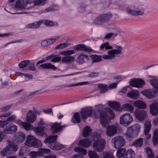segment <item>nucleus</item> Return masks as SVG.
<instances>
[{
	"label": "nucleus",
	"mask_w": 158,
	"mask_h": 158,
	"mask_svg": "<svg viewBox=\"0 0 158 158\" xmlns=\"http://www.w3.org/2000/svg\"><path fill=\"white\" fill-rule=\"evenodd\" d=\"M135 156L134 152L131 149H128L126 153L124 158H134Z\"/></svg>",
	"instance_id": "4c0bfd02"
},
{
	"label": "nucleus",
	"mask_w": 158,
	"mask_h": 158,
	"mask_svg": "<svg viewBox=\"0 0 158 158\" xmlns=\"http://www.w3.org/2000/svg\"><path fill=\"white\" fill-rule=\"evenodd\" d=\"M91 143V140L89 139H83L79 141L78 145L87 148L90 146Z\"/></svg>",
	"instance_id": "4be33fe9"
},
{
	"label": "nucleus",
	"mask_w": 158,
	"mask_h": 158,
	"mask_svg": "<svg viewBox=\"0 0 158 158\" xmlns=\"http://www.w3.org/2000/svg\"><path fill=\"white\" fill-rule=\"evenodd\" d=\"M109 103L110 106L112 107L113 109L116 110H118L120 108L121 106L119 102H109Z\"/></svg>",
	"instance_id": "79ce46f5"
},
{
	"label": "nucleus",
	"mask_w": 158,
	"mask_h": 158,
	"mask_svg": "<svg viewBox=\"0 0 158 158\" xmlns=\"http://www.w3.org/2000/svg\"><path fill=\"white\" fill-rule=\"evenodd\" d=\"M89 82L88 81L83 82H79L75 84H71L70 85V87H73L74 86H77L78 85H86L89 84Z\"/></svg>",
	"instance_id": "052dcab7"
},
{
	"label": "nucleus",
	"mask_w": 158,
	"mask_h": 158,
	"mask_svg": "<svg viewBox=\"0 0 158 158\" xmlns=\"http://www.w3.org/2000/svg\"><path fill=\"white\" fill-rule=\"evenodd\" d=\"M130 84L133 87L140 88L143 86L145 84V82L143 80L140 78L134 79L131 80Z\"/></svg>",
	"instance_id": "9b49d317"
},
{
	"label": "nucleus",
	"mask_w": 158,
	"mask_h": 158,
	"mask_svg": "<svg viewBox=\"0 0 158 158\" xmlns=\"http://www.w3.org/2000/svg\"><path fill=\"white\" fill-rule=\"evenodd\" d=\"M16 118V117L15 115H12L9 117L7 119L6 121L9 122L13 121Z\"/></svg>",
	"instance_id": "0e129e2a"
},
{
	"label": "nucleus",
	"mask_w": 158,
	"mask_h": 158,
	"mask_svg": "<svg viewBox=\"0 0 158 158\" xmlns=\"http://www.w3.org/2000/svg\"><path fill=\"white\" fill-rule=\"evenodd\" d=\"M143 138H140L133 142L131 145L136 148H140L143 145Z\"/></svg>",
	"instance_id": "473e14b6"
},
{
	"label": "nucleus",
	"mask_w": 158,
	"mask_h": 158,
	"mask_svg": "<svg viewBox=\"0 0 158 158\" xmlns=\"http://www.w3.org/2000/svg\"><path fill=\"white\" fill-rule=\"evenodd\" d=\"M61 56H57L56 55H52L48 56L47 57V60H51V61L52 62H57L61 60Z\"/></svg>",
	"instance_id": "e433bc0d"
},
{
	"label": "nucleus",
	"mask_w": 158,
	"mask_h": 158,
	"mask_svg": "<svg viewBox=\"0 0 158 158\" xmlns=\"http://www.w3.org/2000/svg\"><path fill=\"white\" fill-rule=\"evenodd\" d=\"M117 127L114 125H110L107 126L106 134L109 137L114 136L117 133Z\"/></svg>",
	"instance_id": "4468645a"
},
{
	"label": "nucleus",
	"mask_w": 158,
	"mask_h": 158,
	"mask_svg": "<svg viewBox=\"0 0 158 158\" xmlns=\"http://www.w3.org/2000/svg\"><path fill=\"white\" fill-rule=\"evenodd\" d=\"M152 142L154 146H156L158 144V130L155 129L154 131L153 137Z\"/></svg>",
	"instance_id": "72a5a7b5"
},
{
	"label": "nucleus",
	"mask_w": 158,
	"mask_h": 158,
	"mask_svg": "<svg viewBox=\"0 0 158 158\" xmlns=\"http://www.w3.org/2000/svg\"><path fill=\"white\" fill-rule=\"evenodd\" d=\"M104 48L106 50L111 49L113 48L112 46L109 45L108 42H106L101 45L100 47V49L101 50H103Z\"/></svg>",
	"instance_id": "09e8293b"
},
{
	"label": "nucleus",
	"mask_w": 158,
	"mask_h": 158,
	"mask_svg": "<svg viewBox=\"0 0 158 158\" xmlns=\"http://www.w3.org/2000/svg\"><path fill=\"white\" fill-rule=\"evenodd\" d=\"M122 107L125 110L128 111L131 113L133 112L134 109L133 106L129 103L123 104L122 106Z\"/></svg>",
	"instance_id": "37998d69"
},
{
	"label": "nucleus",
	"mask_w": 158,
	"mask_h": 158,
	"mask_svg": "<svg viewBox=\"0 0 158 158\" xmlns=\"http://www.w3.org/2000/svg\"><path fill=\"white\" fill-rule=\"evenodd\" d=\"M60 54L64 56H69V50L61 52H60Z\"/></svg>",
	"instance_id": "774afa93"
},
{
	"label": "nucleus",
	"mask_w": 158,
	"mask_h": 158,
	"mask_svg": "<svg viewBox=\"0 0 158 158\" xmlns=\"http://www.w3.org/2000/svg\"><path fill=\"white\" fill-rule=\"evenodd\" d=\"M69 45V44L68 43L61 44L56 46L55 49H59L64 48L68 47Z\"/></svg>",
	"instance_id": "4d7b16f0"
},
{
	"label": "nucleus",
	"mask_w": 158,
	"mask_h": 158,
	"mask_svg": "<svg viewBox=\"0 0 158 158\" xmlns=\"http://www.w3.org/2000/svg\"><path fill=\"white\" fill-rule=\"evenodd\" d=\"M45 129L44 126H38L33 128V130L37 135L44 136L46 135V133L44 132Z\"/></svg>",
	"instance_id": "a211bd4d"
},
{
	"label": "nucleus",
	"mask_w": 158,
	"mask_h": 158,
	"mask_svg": "<svg viewBox=\"0 0 158 158\" xmlns=\"http://www.w3.org/2000/svg\"><path fill=\"white\" fill-rule=\"evenodd\" d=\"M135 106L139 109H144L147 107L146 105L144 102L140 100H137L134 102Z\"/></svg>",
	"instance_id": "cd10ccee"
},
{
	"label": "nucleus",
	"mask_w": 158,
	"mask_h": 158,
	"mask_svg": "<svg viewBox=\"0 0 158 158\" xmlns=\"http://www.w3.org/2000/svg\"><path fill=\"white\" fill-rule=\"evenodd\" d=\"M144 132L145 135H147L150 131L152 125L151 122L150 120L146 121L144 124Z\"/></svg>",
	"instance_id": "c85d7f7f"
},
{
	"label": "nucleus",
	"mask_w": 158,
	"mask_h": 158,
	"mask_svg": "<svg viewBox=\"0 0 158 158\" xmlns=\"http://www.w3.org/2000/svg\"><path fill=\"white\" fill-rule=\"evenodd\" d=\"M49 147L52 149L54 150H60L64 148L63 145L60 144L58 143H54L51 144L49 146Z\"/></svg>",
	"instance_id": "c9c22d12"
},
{
	"label": "nucleus",
	"mask_w": 158,
	"mask_h": 158,
	"mask_svg": "<svg viewBox=\"0 0 158 158\" xmlns=\"http://www.w3.org/2000/svg\"><path fill=\"white\" fill-rule=\"evenodd\" d=\"M31 2V0H16L13 8L15 10L21 11L18 13H26L25 10L28 9L27 5Z\"/></svg>",
	"instance_id": "20e7f679"
},
{
	"label": "nucleus",
	"mask_w": 158,
	"mask_h": 158,
	"mask_svg": "<svg viewBox=\"0 0 158 158\" xmlns=\"http://www.w3.org/2000/svg\"><path fill=\"white\" fill-rule=\"evenodd\" d=\"M7 147L10 149V152H12V151H16L18 149V146L15 145L14 143L10 140L7 141Z\"/></svg>",
	"instance_id": "2f4dec72"
},
{
	"label": "nucleus",
	"mask_w": 158,
	"mask_h": 158,
	"mask_svg": "<svg viewBox=\"0 0 158 158\" xmlns=\"http://www.w3.org/2000/svg\"><path fill=\"white\" fill-rule=\"evenodd\" d=\"M94 141L93 144L94 149L98 152H102L105 147L106 142L104 139L101 138L99 135H96L93 137Z\"/></svg>",
	"instance_id": "39448f33"
},
{
	"label": "nucleus",
	"mask_w": 158,
	"mask_h": 158,
	"mask_svg": "<svg viewBox=\"0 0 158 158\" xmlns=\"http://www.w3.org/2000/svg\"><path fill=\"white\" fill-rule=\"evenodd\" d=\"M93 113V110L91 107H86L82 109L81 112L82 117L84 119L88 117H91Z\"/></svg>",
	"instance_id": "dca6fc26"
},
{
	"label": "nucleus",
	"mask_w": 158,
	"mask_h": 158,
	"mask_svg": "<svg viewBox=\"0 0 158 158\" xmlns=\"http://www.w3.org/2000/svg\"><path fill=\"white\" fill-rule=\"evenodd\" d=\"M11 108V106H6L3 107L1 109V111L3 112L7 111L9 110Z\"/></svg>",
	"instance_id": "69168bd1"
},
{
	"label": "nucleus",
	"mask_w": 158,
	"mask_h": 158,
	"mask_svg": "<svg viewBox=\"0 0 158 158\" xmlns=\"http://www.w3.org/2000/svg\"><path fill=\"white\" fill-rule=\"evenodd\" d=\"M150 110L152 114L154 116L158 114V104L156 103H152L150 106Z\"/></svg>",
	"instance_id": "393cba45"
},
{
	"label": "nucleus",
	"mask_w": 158,
	"mask_h": 158,
	"mask_svg": "<svg viewBox=\"0 0 158 158\" xmlns=\"http://www.w3.org/2000/svg\"><path fill=\"white\" fill-rule=\"evenodd\" d=\"M98 88L100 89L101 93H104L108 90V87L107 85L99 84L98 85Z\"/></svg>",
	"instance_id": "8fccbe9b"
},
{
	"label": "nucleus",
	"mask_w": 158,
	"mask_h": 158,
	"mask_svg": "<svg viewBox=\"0 0 158 158\" xmlns=\"http://www.w3.org/2000/svg\"><path fill=\"white\" fill-rule=\"evenodd\" d=\"M92 130L90 128V127L88 126H86L84 128L82 132L83 136L84 137H86L91 132Z\"/></svg>",
	"instance_id": "ea45409f"
},
{
	"label": "nucleus",
	"mask_w": 158,
	"mask_h": 158,
	"mask_svg": "<svg viewBox=\"0 0 158 158\" xmlns=\"http://www.w3.org/2000/svg\"><path fill=\"white\" fill-rule=\"evenodd\" d=\"M25 144L28 147H34L35 148L41 146L42 145L40 140H37L35 137L30 135L27 136Z\"/></svg>",
	"instance_id": "0eeeda50"
},
{
	"label": "nucleus",
	"mask_w": 158,
	"mask_h": 158,
	"mask_svg": "<svg viewBox=\"0 0 158 158\" xmlns=\"http://www.w3.org/2000/svg\"><path fill=\"white\" fill-rule=\"evenodd\" d=\"M29 69L31 71H35V70L34 63H31L29 64Z\"/></svg>",
	"instance_id": "338daca9"
},
{
	"label": "nucleus",
	"mask_w": 158,
	"mask_h": 158,
	"mask_svg": "<svg viewBox=\"0 0 158 158\" xmlns=\"http://www.w3.org/2000/svg\"><path fill=\"white\" fill-rule=\"evenodd\" d=\"M73 49L77 51L81 50L88 52H93V51L90 47H87L83 44L75 46L73 47Z\"/></svg>",
	"instance_id": "f3484780"
},
{
	"label": "nucleus",
	"mask_w": 158,
	"mask_h": 158,
	"mask_svg": "<svg viewBox=\"0 0 158 158\" xmlns=\"http://www.w3.org/2000/svg\"><path fill=\"white\" fill-rule=\"evenodd\" d=\"M26 120L29 123H32L36 119L37 116L36 114L31 110H29L27 114Z\"/></svg>",
	"instance_id": "6ab92c4d"
},
{
	"label": "nucleus",
	"mask_w": 158,
	"mask_h": 158,
	"mask_svg": "<svg viewBox=\"0 0 158 158\" xmlns=\"http://www.w3.org/2000/svg\"><path fill=\"white\" fill-rule=\"evenodd\" d=\"M151 85L154 88L153 92L154 93L158 92V78H155L149 80Z\"/></svg>",
	"instance_id": "a878e982"
},
{
	"label": "nucleus",
	"mask_w": 158,
	"mask_h": 158,
	"mask_svg": "<svg viewBox=\"0 0 158 158\" xmlns=\"http://www.w3.org/2000/svg\"><path fill=\"white\" fill-rule=\"evenodd\" d=\"M32 23L34 29L38 28L40 27V25L42 24L41 20L34 22Z\"/></svg>",
	"instance_id": "680f3d73"
},
{
	"label": "nucleus",
	"mask_w": 158,
	"mask_h": 158,
	"mask_svg": "<svg viewBox=\"0 0 158 158\" xmlns=\"http://www.w3.org/2000/svg\"><path fill=\"white\" fill-rule=\"evenodd\" d=\"M146 152L148 158H155V156L153 153V151L149 148H146Z\"/></svg>",
	"instance_id": "3c124183"
},
{
	"label": "nucleus",
	"mask_w": 158,
	"mask_h": 158,
	"mask_svg": "<svg viewBox=\"0 0 158 158\" xmlns=\"http://www.w3.org/2000/svg\"><path fill=\"white\" fill-rule=\"evenodd\" d=\"M23 41V40L22 39H20L19 40H15V41H11L10 42L7 43L6 44L4 45L3 46L2 48H5L6 47L7 45L9 44H11L15 43H20Z\"/></svg>",
	"instance_id": "bf43d9fd"
},
{
	"label": "nucleus",
	"mask_w": 158,
	"mask_h": 158,
	"mask_svg": "<svg viewBox=\"0 0 158 158\" xmlns=\"http://www.w3.org/2000/svg\"><path fill=\"white\" fill-rule=\"evenodd\" d=\"M133 121V119L130 114L126 113L120 117V123L124 126H127Z\"/></svg>",
	"instance_id": "1a4fd4ad"
},
{
	"label": "nucleus",
	"mask_w": 158,
	"mask_h": 158,
	"mask_svg": "<svg viewBox=\"0 0 158 158\" xmlns=\"http://www.w3.org/2000/svg\"><path fill=\"white\" fill-rule=\"evenodd\" d=\"M102 156L103 158H114L113 154L108 152H104Z\"/></svg>",
	"instance_id": "864d4df0"
},
{
	"label": "nucleus",
	"mask_w": 158,
	"mask_h": 158,
	"mask_svg": "<svg viewBox=\"0 0 158 158\" xmlns=\"http://www.w3.org/2000/svg\"><path fill=\"white\" fill-rule=\"evenodd\" d=\"M112 142L114 145V148L118 149L124 146L125 141L123 137L118 136L112 139Z\"/></svg>",
	"instance_id": "9d476101"
},
{
	"label": "nucleus",
	"mask_w": 158,
	"mask_h": 158,
	"mask_svg": "<svg viewBox=\"0 0 158 158\" xmlns=\"http://www.w3.org/2000/svg\"><path fill=\"white\" fill-rule=\"evenodd\" d=\"M88 56L84 54H80L77 59V62L80 64H82L85 63V60H88Z\"/></svg>",
	"instance_id": "c756f323"
},
{
	"label": "nucleus",
	"mask_w": 158,
	"mask_h": 158,
	"mask_svg": "<svg viewBox=\"0 0 158 158\" xmlns=\"http://www.w3.org/2000/svg\"><path fill=\"white\" fill-rule=\"evenodd\" d=\"M50 152V150L47 148H40L38 151H32L30 153V156L31 158L37 157L42 155L43 153H48Z\"/></svg>",
	"instance_id": "f8f14e48"
},
{
	"label": "nucleus",
	"mask_w": 158,
	"mask_h": 158,
	"mask_svg": "<svg viewBox=\"0 0 158 158\" xmlns=\"http://www.w3.org/2000/svg\"><path fill=\"white\" fill-rule=\"evenodd\" d=\"M135 116L136 118L140 121L144 120L147 115L146 112L144 110H138L135 112Z\"/></svg>",
	"instance_id": "2eb2a0df"
},
{
	"label": "nucleus",
	"mask_w": 158,
	"mask_h": 158,
	"mask_svg": "<svg viewBox=\"0 0 158 158\" xmlns=\"http://www.w3.org/2000/svg\"><path fill=\"white\" fill-rule=\"evenodd\" d=\"M99 75V73L98 72H92L88 75V77H89L94 78L97 77Z\"/></svg>",
	"instance_id": "13d9d810"
},
{
	"label": "nucleus",
	"mask_w": 158,
	"mask_h": 158,
	"mask_svg": "<svg viewBox=\"0 0 158 158\" xmlns=\"http://www.w3.org/2000/svg\"><path fill=\"white\" fill-rule=\"evenodd\" d=\"M115 49H112L108 51V55H106L102 56L97 55H92L91 58L92 63L100 62L102 60V58L105 59L111 60L114 59L118 55L121 54L123 48L120 46H117Z\"/></svg>",
	"instance_id": "f03ea898"
},
{
	"label": "nucleus",
	"mask_w": 158,
	"mask_h": 158,
	"mask_svg": "<svg viewBox=\"0 0 158 158\" xmlns=\"http://www.w3.org/2000/svg\"><path fill=\"white\" fill-rule=\"evenodd\" d=\"M60 123H55L51 126L52 130V133L56 134L61 129L66 127L65 125L60 126Z\"/></svg>",
	"instance_id": "5701e85b"
},
{
	"label": "nucleus",
	"mask_w": 158,
	"mask_h": 158,
	"mask_svg": "<svg viewBox=\"0 0 158 158\" xmlns=\"http://www.w3.org/2000/svg\"><path fill=\"white\" fill-rule=\"evenodd\" d=\"M144 10V8H140L139 6L136 8L132 6H127L126 8V10L128 14L135 16L143 15Z\"/></svg>",
	"instance_id": "423d86ee"
},
{
	"label": "nucleus",
	"mask_w": 158,
	"mask_h": 158,
	"mask_svg": "<svg viewBox=\"0 0 158 158\" xmlns=\"http://www.w3.org/2000/svg\"><path fill=\"white\" fill-rule=\"evenodd\" d=\"M11 153L10 149H9V148L7 147V146L1 151V154L3 156H7Z\"/></svg>",
	"instance_id": "de8ad7c7"
},
{
	"label": "nucleus",
	"mask_w": 158,
	"mask_h": 158,
	"mask_svg": "<svg viewBox=\"0 0 158 158\" xmlns=\"http://www.w3.org/2000/svg\"><path fill=\"white\" fill-rule=\"evenodd\" d=\"M102 106L98 105L96 108V110L93 111L92 115L95 118H98L99 117L101 124L103 127H106L108 124V120H113L115 117V114L111 108H108L106 109L107 112L109 114L110 117L108 115L107 113L103 111L99 113V112L102 110Z\"/></svg>",
	"instance_id": "f257e3e1"
},
{
	"label": "nucleus",
	"mask_w": 158,
	"mask_h": 158,
	"mask_svg": "<svg viewBox=\"0 0 158 158\" xmlns=\"http://www.w3.org/2000/svg\"><path fill=\"white\" fill-rule=\"evenodd\" d=\"M75 152H78L80 154L85 155L87 154V151L85 148L80 147H77L74 148Z\"/></svg>",
	"instance_id": "a18cd8bd"
},
{
	"label": "nucleus",
	"mask_w": 158,
	"mask_h": 158,
	"mask_svg": "<svg viewBox=\"0 0 158 158\" xmlns=\"http://www.w3.org/2000/svg\"><path fill=\"white\" fill-rule=\"evenodd\" d=\"M88 155L90 158H99V156L95 151L90 150L89 151Z\"/></svg>",
	"instance_id": "603ef678"
},
{
	"label": "nucleus",
	"mask_w": 158,
	"mask_h": 158,
	"mask_svg": "<svg viewBox=\"0 0 158 158\" xmlns=\"http://www.w3.org/2000/svg\"><path fill=\"white\" fill-rule=\"evenodd\" d=\"M112 17L110 14H102L97 17L94 20V23L97 24H102L108 22Z\"/></svg>",
	"instance_id": "6e6552de"
},
{
	"label": "nucleus",
	"mask_w": 158,
	"mask_h": 158,
	"mask_svg": "<svg viewBox=\"0 0 158 158\" xmlns=\"http://www.w3.org/2000/svg\"><path fill=\"white\" fill-rule=\"evenodd\" d=\"M127 95L130 98L135 100L139 98V93L137 90L133 89L128 91Z\"/></svg>",
	"instance_id": "412c9836"
},
{
	"label": "nucleus",
	"mask_w": 158,
	"mask_h": 158,
	"mask_svg": "<svg viewBox=\"0 0 158 158\" xmlns=\"http://www.w3.org/2000/svg\"><path fill=\"white\" fill-rule=\"evenodd\" d=\"M40 67L44 69H52L53 70L56 69V68L54 65L51 64V63H45L40 65Z\"/></svg>",
	"instance_id": "a19ab883"
},
{
	"label": "nucleus",
	"mask_w": 158,
	"mask_h": 158,
	"mask_svg": "<svg viewBox=\"0 0 158 158\" xmlns=\"http://www.w3.org/2000/svg\"><path fill=\"white\" fill-rule=\"evenodd\" d=\"M57 137V135H56L48 136L44 140V142L45 143H48L49 146H50L51 144L54 143L56 142Z\"/></svg>",
	"instance_id": "bb28decb"
},
{
	"label": "nucleus",
	"mask_w": 158,
	"mask_h": 158,
	"mask_svg": "<svg viewBox=\"0 0 158 158\" xmlns=\"http://www.w3.org/2000/svg\"><path fill=\"white\" fill-rule=\"evenodd\" d=\"M47 0H34L33 2L35 6L44 5Z\"/></svg>",
	"instance_id": "5fc2aeb1"
},
{
	"label": "nucleus",
	"mask_w": 158,
	"mask_h": 158,
	"mask_svg": "<svg viewBox=\"0 0 158 158\" xmlns=\"http://www.w3.org/2000/svg\"><path fill=\"white\" fill-rule=\"evenodd\" d=\"M30 61L28 60H26L21 61L19 64V68L24 69V70H26L25 68H26L29 64Z\"/></svg>",
	"instance_id": "c03bdc74"
},
{
	"label": "nucleus",
	"mask_w": 158,
	"mask_h": 158,
	"mask_svg": "<svg viewBox=\"0 0 158 158\" xmlns=\"http://www.w3.org/2000/svg\"><path fill=\"white\" fill-rule=\"evenodd\" d=\"M126 152V149L125 148H119L117 151L116 156L119 158H121L123 157L124 158Z\"/></svg>",
	"instance_id": "7c9ffc66"
},
{
	"label": "nucleus",
	"mask_w": 158,
	"mask_h": 158,
	"mask_svg": "<svg viewBox=\"0 0 158 158\" xmlns=\"http://www.w3.org/2000/svg\"><path fill=\"white\" fill-rule=\"evenodd\" d=\"M60 37V36L55 37L54 38L48 39L47 40L48 46H49L52 44L56 40H57Z\"/></svg>",
	"instance_id": "6e6d98bb"
},
{
	"label": "nucleus",
	"mask_w": 158,
	"mask_h": 158,
	"mask_svg": "<svg viewBox=\"0 0 158 158\" xmlns=\"http://www.w3.org/2000/svg\"><path fill=\"white\" fill-rule=\"evenodd\" d=\"M42 24L44 23L48 27L57 26L58 23L57 22H53L48 20H41Z\"/></svg>",
	"instance_id": "f704fd0d"
},
{
	"label": "nucleus",
	"mask_w": 158,
	"mask_h": 158,
	"mask_svg": "<svg viewBox=\"0 0 158 158\" xmlns=\"http://www.w3.org/2000/svg\"><path fill=\"white\" fill-rule=\"evenodd\" d=\"M17 130V126L13 123H10L3 129V132L4 134H12L15 133Z\"/></svg>",
	"instance_id": "ddd939ff"
},
{
	"label": "nucleus",
	"mask_w": 158,
	"mask_h": 158,
	"mask_svg": "<svg viewBox=\"0 0 158 158\" xmlns=\"http://www.w3.org/2000/svg\"><path fill=\"white\" fill-rule=\"evenodd\" d=\"M71 121L73 123H79L80 122L81 119L78 113H76L74 114Z\"/></svg>",
	"instance_id": "49530a36"
},
{
	"label": "nucleus",
	"mask_w": 158,
	"mask_h": 158,
	"mask_svg": "<svg viewBox=\"0 0 158 158\" xmlns=\"http://www.w3.org/2000/svg\"><path fill=\"white\" fill-rule=\"evenodd\" d=\"M62 62L66 63L69 62V56H64L61 60Z\"/></svg>",
	"instance_id": "e2e57ef3"
},
{
	"label": "nucleus",
	"mask_w": 158,
	"mask_h": 158,
	"mask_svg": "<svg viewBox=\"0 0 158 158\" xmlns=\"http://www.w3.org/2000/svg\"><path fill=\"white\" fill-rule=\"evenodd\" d=\"M25 135L22 132H18L15 135L16 141L18 143H21L23 142L25 139Z\"/></svg>",
	"instance_id": "b1692460"
},
{
	"label": "nucleus",
	"mask_w": 158,
	"mask_h": 158,
	"mask_svg": "<svg viewBox=\"0 0 158 158\" xmlns=\"http://www.w3.org/2000/svg\"><path fill=\"white\" fill-rule=\"evenodd\" d=\"M142 93L143 95L148 98L151 99L154 97V95L151 89L144 90Z\"/></svg>",
	"instance_id": "58836bf2"
},
{
	"label": "nucleus",
	"mask_w": 158,
	"mask_h": 158,
	"mask_svg": "<svg viewBox=\"0 0 158 158\" xmlns=\"http://www.w3.org/2000/svg\"><path fill=\"white\" fill-rule=\"evenodd\" d=\"M140 128V126L136 124L128 127L125 134L126 139L131 141L138 135Z\"/></svg>",
	"instance_id": "7ed1b4c3"
},
{
	"label": "nucleus",
	"mask_w": 158,
	"mask_h": 158,
	"mask_svg": "<svg viewBox=\"0 0 158 158\" xmlns=\"http://www.w3.org/2000/svg\"><path fill=\"white\" fill-rule=\"evenodd\" d=\"M23 122L20 120H18L17 121V123L20 126H22L24 129L27 131H30L33 129V126L28 123Z\"/></svg>",
	"instance_id": "aec40b11"
}]
</instances>
